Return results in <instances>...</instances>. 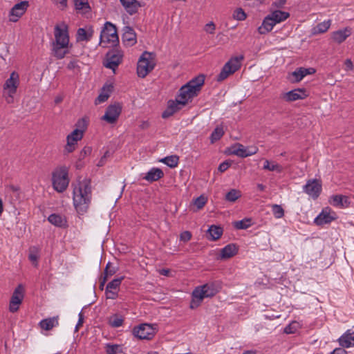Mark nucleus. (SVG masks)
<instances>
[{"instance_id": "61", "label": "nucleus", "mask_w": 354, "mask_h": 354, "mask_svg": "<svg viewBox=\"0 0 354 354\" xmlns=\"http://www.w3.org/2000/svg\"><path fill=\"white\" fill-rule=\"evenodd\" d=\"M345 70L351 71L353 69V64L350 59H347L344 62Z\"/></svg>"}, {"instance_id": "18", "label": "nucleus", "mask_w": 354, "mask_h": 354, "mask_svg": "<svg viewBox=\"0 0 354 354\" xmlns=\"http://www.w3.org/2000/svg\"><path fill=\"white\" fill-rule=\"evenodd\" d=\"M330 209L326 208L315 218V223L317 225H322L324 224L330 223L332 221L335 220V217L330 215Z\"/></svg>"}, {"instance_id": "22", "label": "nucleus", "mask_w": 354, "mask_h": 354, "mask_svg": "<svg viewBox=\"0 0 354 354\" xmlns=\"http://www.w3.org/2000/svg\"><path fill=\"white\" fill-rule=\"evenodd\" d=\"M94 33V30L92 27H89L87 30L80 28L77 32V41H88L91 40Z\"/></svg>"}, {"instance_id": "12", "label": "nucleus", "mask_w": 354, "mask_h": 354, "mask_svg": "<svg viewBox=\"0 0 354 354\" xmlns=\"http://www.w3.org/2000/svg\"><path fill=\"white\" fill-rule=\"evenodd\" d=\"M133 333L140 339H151L155 335V329L151 324H142L134 327Z\"/></svg>"}, {"instance_id": "46", "label": "nucleus", "mask_w": 354, "mask_h": 354, "mask_svg": "<svg viewBox=\"0 0 354 354\" xmlns=\"http://www.w3.org/2000/svg\"><path fill=\"white\" fill-rule=\"evenodd\" d=\"M272 210L274 216L277 218H281L284 216V210L281 205H272Z\"/></svg>"}, {"instance_id": "11", "label": "nucleus", "mask_w": 354, "mask_h": 354, "mask_svg": "<svg viewBox=\"0 0 354 354\" xmlns=\"http://www.w3.org/2000/svg\"><path fill=\"white\" fill-rule=\"evenodd\" d=\"M121 111L122 106L120 104H111L106 108L104 115L102 117V120L109 124H114L118 121Z\"/></svg>"}, {"instance_id": "3", "label": "nucleus", "mask_w": 354, "mask_h": 354, "mask_svg": "<svg viewBox=\"0 0 354 354\" xmlns=\"http://www.w3.org/2000/svg\"><path fill=\"white\" fill-rule=\"evenodd\" d=\"M220 289V286L216 283H207L196 287L192 292V299L190 308L194 309L200 306L204 298L214 296Z\"/></svg>"}, {"instance_id": "2", "label": "nucleus", "mask_w": 354, "mask_h": 354, "mask_svg": "<svg viewBox=\"0 0 354 354\" xmlns=\"http://www.w3.org/2000/svg\"><path fill=\"white\" fill-rule=\"evenodd\" d=\"M205 76L200 75L190 80L185 85L183 86L179 90V94L177 99L182 105H186L192 101L194 97H196L201 90L204 84Z\"/></svg>"}, {"instance_id": "42", "label": "nucleus", "mask_w": 354, "mask_h": 354, "mask_svg": "<svg viewBox=\"0 0 354 354\" xmlns=\"http://www.w3.org/2000/svg\"><path fill=\"white\" fill-rule=\"evenodd\" d=\"M241 196L239 190L232 189L228 192L225 195V199L230 202H234Z\"/></svg>"}, {"instance_id": "58", "label": "nucleus", "mask_w": 354, "mask_h": 354, "mask_svg": "<svg viewBox=\"0 0 354 354\" xmlns=\"http://www.w3.org/2000/svg\"><path fill=\"white\" fill-rule=\"evenodd\" d=\"M110 156V153L109 151H106L104 156L100 158V160H99V162H97V167H102L106 161V158Z\"/></svg>"}, {"instance_id": "49", "label": "nucleus", "mask_w": 354, "mask_h": 354, "mask_svg": "<svg viewBox=\"0 0 354 354\" xmlns=\"http://www.w3.org/2000/svg\"><path fill=\"white\" fill-rule=\"evenodd\" d=\"M206 203H207V198L203 195L196 198L194 201V205L195 206H196L197 209H200L203 208Z\"/></svg>"}, {"instance_id": "55", "label": "nucleus", "mask_w": 354, "mask_h": 354, "mask_svg": "<svg viewBox=\"0 0 354 354\" xmlns=\"http://www.w3.org/2000/svg\"><path fill=\"white\" fill-rule=\"evenodd\" d=\"M231 161H224L219 165L218 169L220 172H224L231 166Z\"/></svg>"}, {"instance_id": "36", "label": "nucleus", "mask_w": 354, "mask_h": 354, "mask_svg": "<svg viewBox=\"0 0 354 354\" xmlns=\"http://www.w3.org/2000/svg\"><path fill=\"white\" fill-rule=\"evenodd\" d=\"M179 158L178 156H169L162 158L160 161L171 168H174L178 165Z\"/></svg>"}, {"instance_id": "6", "label": "nucleus", "mask_w": 354, "mask_h": 354, "mask_svg": "<svg viewBox=\"0 0 354 354\" xmlns=\"http://www.w3.org/2000/svg\"><path fill=\"white\" fill-rule=\"evenodd\" d=\"M19 84V77L17 73L13 71L3 85V97L8 104L14 102V95Z\"/></svg>"}, {"instance_id": "57", "label": "nucleus", "mask_w": 354, "mask_h": 354, "mask_svg": "<svg viewBox=\"0 0 354 354\" xmlns=\"http://www.w3.org/2000/svg\"><path fill=\"white\" fill-rule=\"evenodd\" d=\"M192 238V234L189 231H185L180 235V239L184 242L189 241Z\"/></svg>"}, {"instance_id": "63", "label": "nucleus", "mask_w": 354, "mask_h": 354, "mask_svg": "<svg viewBox=\"0 0 354 354\" xmlns=\"http://www.w3.org/2000/svg\"><path fill=\"white\" fill-rule=\"evenodd\" d=\"M75 145L74 142H67L66 145L65 146V151H66L68 153H71L75 150Z\"/></svg>"}, {"instance_id": "14", "label": "nucleus", "mask_w": 354, "mask_h": 354, "mask_svg": "<svg viewBox=\"0 0 354 354\" xmlns=\"http://www.w3.org/2000/svg\"><path fill=\"white\" fill-rule=\"evenodd\" d=\"M304 191L314 199L318 198L322 192V184L317 179H311L307 181L304 186Z\"/></svg>"}, {"instance_id": "28", "label": "nucleus", "mask_w": 354, "mask_h": 354, "mask_svg": "<svg viewBox=\"0 0 354 354\" xmlns=\"http://www.w3.org/2000/svg\"><path fill=\"white\" fill-rule=\"evenodd\" d=\"M338 341L342 347L348 348L354 346V332L348 330L339 338Z\"/></svg>"}, {"instance_id": "53", "label": "nucleus", "mask_w": 354, "mask_h": 354, "mask_svg": "<svg viewBox=\"0 0 354 354\" xmlns=\"http://www.w3.org/2000/svg\"><path fill=\"white\" fill-rule=\"evenodd\" d=\"M57 8L61 10H64L67 7V0H52Z\"/></svg>"}, {"instance_id": "34", "label": "nucleus", "mask_w": 354, "mask_h": 354, "mask_svg": "<svg viewBox=\"0 0 354 354\" xmlns=\"http://www.w3.org/2000/svg\"><path fill=\"white\" fill-rule=\"evenodd\" d=\"M232 153L241 158H246L247 156V147H244L240 143H236L232 147Z\"/></svg>"}, {"instance_id": "30", "label": "nucleus", "mask_w": 354, "mask_h": 354, "mask_svg": "<svg viewBox=\"0 0 354 354\" xmlns=\"http://www.w3.org/2000/svg\"><path fill=\"white\" fill-rule=\"evenodd\" d=\"M48 221L52 223L53 225L60 227H64L66 226V219L64 216H62L59 214H50L48 218Z\"/></svg>"}, {"instance_id": "39", "label": "nucleus", "mask_w": 354, "mask_h": 354, "mask_svg": "<svg viewBox=\"0 0 354 354\" xmlns=\"http://www.w3.org/2000/svg\"><path fill=\"white\" fill-rule=\"evenodd\" d=\"M60 46L61 45H55V44H53V50L54 56L57 59L64 58L66 54L68 53V50H66L67 47H61Z\"/></svg>"}, {"instance_id": "62", "label": "nucleus", "mask_w": 354, "mask_h": 354, "mask_svg": "<svg viewBox=\"0 0 354 354\" xmlns=\"http://www.w3.org/2000/svg\"><path fill=\"white\" fill-rule=\"evenodd\" d=\"M83 323H84V315H83V313L82 312H80L79 314L78 322L75 326L76 331H77L79 330V328L82 326Z\"/></svg>"}, {"instance_id": "23", "label": "nucleus", "mask_w": 354, "mask_h": 354, "mask_svg": "<svg viewBox=\"0 0 354 354\" xmlns=\"http://www.w3.org/2000/svg\"><path fill=\"white\" fill-rule=\"evenodd\" d=\"M238 252V247L236 244L230 243L227 245L221 250V259H229L234 255H236Z\"/></svg>"}, {"instance_id": "4", "label": "nucleus", "mask_w": 354, "mask_h": 354, "mask_svg": "<svg viewBox=\"0 0 354 354\" xmlns=\"http://www.w3.org/2000/svg\"><path fill=\"white\" fill-rule=\"evenodd\" d=\"M68 169L62 166L55 169L52 174L53 188L59 193L64 192L68 186Z\"/></svg>"}, {"instance_id": "37", "label": "nucleus", "mask_w": 354, "mask_h": 354, "mask_svg": "<svg viewBox=\"0 0 354 354\" xmlns=\"http://www.w3.org/2000/svg\"><path fill=\"white\" fill-rule=\"evenodd\" d=\"M208 232L212 237V239L215 241L218 239L222 234H223V229L221 227H218L216 225H212L209 230Z\"/></svg>"}, {"instance_id": "40", "label": "nucleus", "mask_w": 354, "mask_h": 354, "mask_svg": "<svg viewBox=\"0 0 354 354\" xmlns=\"http://www.w3.org/2000/svg\"><path fill=\"white\" fill-rule=\"evenodd\" d=\"M224 131L222 127H216L214 130L212 131L210 136L211 142L214 143V142L221 139V138L223 136Z\"/></svg>"}, {"instance_id": "51", "label": "nucleus", "mask_w": 354, "mask_h": 354, "mask_svg": "<svg viewBox=\"0 0 354 354\" xmlns=\"http://www.w3.org/2000/svg\"><path fill=\"white\" fill-rule=\"evenodd\" d=\"M116 272V268L115 267H113L111 263L109 262L106 268L104 270V274H106V276H112Z\"/></svg>"}, {"instance_id": "48", "label": "nucleus", "mask_w": 354, "mask_h": 354, "mask_svg": "<svg viewBox=\"0 0 354 354\" xmlns=\"http://www.w3.org/2000/svg\"><path fill=\"white\" fill-rule=\"evenodd\" d=\"M118 353H122L120 346L118 344L110 345L108 344L106 346V353L107 354H118Z\"/></svg>"}, {"instance_id": "5", "label": "nucleus", "mask_w": 354, "mask_h": 354, "mask_svg": "<svg viewBox=\"0 0 354 354\" xmlns=\"http://www.w3.org/2000/svg\"><path fill=\"white\" fill-rule=\"evenodd\" d=\"M156 62L153 53L145 51L140 56L137 66V73L140 77H145L155 67Z\"/></svg>"}, {"instance_id": "1", "label": "nucleus", "mask_w": 354, "mask_h": 354, "mask_svg": "<svg viewBox=\"0 0 354 354\" xmlns=\"http://www.w3.org/2000/svg\"><path fill=\"white\" fill-rule=\"evenodd\" d=\"M92 198L91 180L84 178L79 181L73 189V204L79 214L86 212Z\"/></svg>"}, {"instance_id": "32", "label": "nucleus", "mask_w": 354, "mask_h": 354, "mask_svg": "<svg viewBox=\"0 0 354 354\" xmlns=\"http://www.w3.org/2000/svg\"><path fill=\"white\" fill-rule=\"evenodd\" d=\"M75 9L82 13H87L91 11L88 0H72Z\"/></svg>"}, {"instance_id": "20", "label": "nucleus", "mask_w": 354, "mask_h": 354, "mask_svg": "<svg viewBox=\"0 0 354 354\" xmlns=\"http://www.w3.org/2000/svg\"><path fill=\"white\" fill-rule=\"evenodd\" d=\"M351 35V29L345 28L342 30H339L333 33L332 39L334 41L341 44L344 41L347 37Z\"/></svg>"}, {"instance_id": "59", "label": "nucleus", "mask_w": 354, "mask_h": 354, "mask_svg": "<svg viewBox=\"0 0 354 354\" xmlns=\"http://www.w3.org/2000/svg\"><path fill=\"white\" fill-rule=\"evenodd\" d=\"M296 324H297L296 322H294V323H292V324L288 325L284 328V333H286V334L294 333L295 331L296 330V328L294 327V325H295Z\"/></svg>"}, {"instance_id": "52", "label": "nucleus", "mask_w": 354, "mask_h": 354, "mask_svg": "<svg viewBox=\"0 0 354 354\" xmlns=\"http://www.w3.org/2000/svg\"><path fill=\"white\" fill-rule=\"evenodd\" d=\"M92 149L90 147H84L80 153L79 161H82L86 156L91 154Z\"/></svg>"}, {"instance_id": "15", "label": "nucleus", "mask_w": 354, "mask_h": 354, "mask_svg": "<svg viewBox=\"0 0 354 354\" xmlns=\"http://www.w3.org/2000/svg\"><path fill=\"white\" fill-rule=\"evenodd\" d=\"M29 6L28 1H23L15 4L10 11V21L16 22L25 13Z\"/></svg>"}, {"instance_id": "45", "label": "nucleus", "mask_w": 354, "mask_h": 354, "mask_svg": "<svg viewBox=\"0 0 354 354\" xmlns=\"http://www.w3.org/2000/svg\"><path fill=\"white\" fill-rule=\"evenodd\" d=\"M234 226L236 229H247L251 226V220L245 218L239 221H236L234 223Z\"/></svg>"}, {"instance_id": "27", "label": "nucleus", "mask_w": 354, "mask_h": 354, "mask_svg": "<svg viewBox=\"0 0 354 354\" xmlns=\"http://www.w3.org/2000/svg\"><path fill=\"white\" fill-rule=\"evenodd\" d=\"M330 203L333 206L343 207H348V205L350 204L348 198L347 196H343V195L332 196L330 197Z\"/></svg>"}, {"instance_id": "56", "label": "nucleus", "mask_w": 354, "mask_h": 354, "mask_svg": "<svg viewBox=\"0 0 354 354\" xmlns=\"http://www.w3.org/2000/svg\"><path fill=\"white\" fill-rule=\"evenodd\" d=\"M106 295L107 299H115L118 297V295L115 290L107 289L106 288Z\"/></svg>"}, {"instance_id": "50", "label": "nucleus", "mask_w": 354, "mask_h": 354, "mask_svg": "<svg viewBox=\"0 0 354 354\" xmlns=\"http://www.w3.org/2000/svg\"><path fill=\"white\" fill-rule=\"evenodd\" d=\"M246 17V14L242 8H237L233 13V17L239 21L245 19Z\"/></svg>"}, {"instance_id": "16", "label": "nucleus", "mask_w": 354, "mask_h": 354, "mask_svg": "<svg viewBox=\"0 0 354 354\" xmlns=\"http://www.w3.org/2000/svg\"><path fill=\"white\" fill-rule=\"evenodd\" d=\"M306 97L305 91L303 89H295L289 92L283 93L281 98L287 102H293L299 99H304Z\"/></svg>"}, {"instance_id": "21", "label": "nucleus", "mask_w": 354, "mask_h": 354, "mask_svg": "<svg viewBox=\"0 0 354 354\" xmlns=\"http://www.w3.org/2000/svg\"><path fill=\"white\" fill-rule=\"evenodd\" d=\"M315 72L316 71L313 68L300 67L292 72V75L295 77V81L299 82L307 75L314 74Z\"/></svg>"}, {"instance_id": "41", "label": "nucleus", "mask_w": 354, "mask_h": 354, "mask_svg": "<svg viewBox=\"0 0 354 354\" xmlns=\"http://www.w3.org/2000/svg\"><path fill=\"white\" fill-rule=\"evenodd\" d=\"M124 319L122 316L117 314L113 315L109 318V324L114 328L120 327L122 325Z\"/></svg>"}, {"instance_id": "64", "label": "nucleus", "mask_w": 354, "mask_h": 354, "mask_svg": "<svg viewBox=\"0 0 354 354\" xmlns=\"http://www.w3.org/2000/svg\"><path fill=\"white\" fill-rule=\"evenodd\" d=\"M330 354H347V352L343 348H337Z\"/></svg>"}, {"instance_id": "60", "label": "nucleus", "mask_w": 354, "mask_h": 354, "mask_svg": "<svg viewBox=\"0 0 354 354\" xmlns=\"http://www.w3.org/2000/svg\"><path fill=\"white\" fill-rule=\"evenodd\" d=\"M247 156L254 155L257 153L258 148L257 147H247Z\"/></svg>"}, {"instance_id": "24", "label": "nucleus", "mask_w": 354, "mask_h": 354, "mask_svg": "<svg viewBox=\"0 0 354 354\" xmlns=\"http://www.w3.org/2000/svg\"><path fill=\"white\" fill-rule=\"evenodd\" d=\"M275 24L272 17L268 15L264 18L261 26L259 27L258 32L261 35H265L271 31Z\"/></svg>"}, {"instance_id": "7", "label": "nucleus", "mask_w": 354, "mask_h": 354, "mask_svg": "<svg viewBox=\"0 0 354 354\" xmlns=\"http://www.w3.org/2000/svg\"><path fill=\"white\" fill-rule=\"evenodd\" d=\"M100 39V44H111L112 46L118 44L119 38L115 26L109 21H106L101 30Z\"/></svg>"}, {"instance_id": "17", "label": "nucleus", "mask_w": 354, "mask_h": 354, "mask_svg": "<svg viewBox=\"0 0 354 354\" xmlns=\"http://www.w3.org/2000/svg\"><path fill=\"white\" fill-rule=\"evenodd\" d=\"M185 106V105H182L177 98L175 101L169 100L166 110L162 113V117L163 118H167L180 110Z\"/></svg>"}, {"instance_id": "47", "label": "nucleus", "mask_w": 354, "mask_h": 354, "mask_svg": "<svg viewBox=\"0 0 354 354\" xmlns=\"http://www.w3.org/2000/svg\"><path fill=\"white\" fill-rule=\"evenodd\" d=\"M124 277H121L120 278H116L112 280L111 282H109L107 286V289H111L113 290H116L119 286L121 284L122 281L123 280Z\"/></svg>"}, {"instance_id": "38", "label": "nucleus", "mask_w": 354, "mask_h": 354, "mask_svg": "<svg viewBox=\"0 0 354 354\" xmlns=\"http://www.w3.org/2000/svg\"><path fill=\"white\" fill-rule=\"evenodd\" d=\"M263 169L268 171H275L278 173H281L283 170V167L280 165L270 162L268 160H265Z\"/></svg>"}, {"instance_id": "44", "label": "nucleus", "mask_w": 354, "mask_h": 354, "mask_svg": "<svg viewBox=\"0 0 354 354\" xmlns=\"http://www.w3.org/2000/svg\"><path fill=\"white\" fill-rule=\"evenodd\" d=\"M30 253L28 255L29 260L34 264L35 267L37 266V260L39 259L38 250L35 247L30 248Z\"/></svg>"}, {"instance_id": "8", "label": "nucleus", "mask_w": 354, "mask_h": 354, "mask_svg": "<svg viewBox=\"0 0 354 354\" xmlns=\"http://www.w3.org/2000/svg\"><path fill=\"white\" fill-rule=\"evenodd\" d=\"M243 56L235 57L228 61L223 67L221 71L218 75L216 80L221 82L225 80L230 75L238 71L241 66L240 61L243 59Z\"/></svg>"}, {"instance_id": "10", "label": "nucleus", "mask_w": 354, "mask_h": 354, "mask_svg": "<svg viewBox=\"0 0 354 354\" xmlns=\"http://www.w3.org/2000/svg\"><path fill=\"white\" fill-rule=\"evenodd\" d=\"M55 45H61V47H68L69 43V36L68 33V26L64 24L57 25L55 27Z\"/></svg>"}, {"instance_id": "35", "label": "nucleus", "mask_w": 354, "mask_h": 354, "mask_svg": "<svg viewBox=\"0 0 354 354\" xmlns=\"http://www.w3.org/2000/svg\"><path fill=\"white\" fill-rule=\"evenodd\" d=\"M83 137V130L76 129L73 130L69 135L67 136V142H74V145H76L78 140H80Z\"/></svg>"}, {"instance_id": "19", "label": "nucleus", "mask_w": 354, "mask_h": 354, "mask_svg": "<svg viewBox=\"0 0 354 354\" xmlns=\"http://www.w3.org/2000/svg\"><path fill=\"white\" fill-rule=\"evenodd\" d=\"M122 40L127 45L133 46L136 43V35L133 29L130 26H125L124 28V32L122 35Z\"/></svg>"}, {"instance_id": "25", "label": "nucleus", "mask_w": 354, "mask_h": 354, "mask_svg": "<svg viewBox=\"0 0 354 354\" xmlns=\"http://www.w3.org/2000/svg\"><path fill=\"white\" fill-rule=\"evenodd\" d=\"M112 91H113V86L111 84L104 85L102 88V91H101L100 94L95 99V104L97 105L100 103L106 102L109 99Z\"/></svg>"}, {"instance_id": "31", "label": "nucleus", "mask_w": 354, "mask_h": 354, "mask_svg": "<svg viewBox=\"0 0 354 354\" xmlns=\"http://www.w3.org/2000/svg\"><path fill=\"white\" fill-rule=\"evenodd\" d=\"M58 325V317H53L41 320L39 323L40 327L45 330H50Z\"/></svg>"}, {"instance_id": "29", "label": "nucleus", "mask_w": 354, "mask_h": 354, "mask_svg": "<svg viewBox=\"0 0 354 354\" xmlns=\"http://www.w3.org/2000/svg\"><path fill=\"white\" fill-rule=\"evenodd\" d=\"M164 176L163 171L159 168H152L149 170L146 176L144 177V179L149 182H153L159 180Z\"/></svg>"}, {"instance_id": "43", "label": "nucleus", "mask_w": 354, "mask_h": 354, "mask_svg": "<svg viewBox=\"0 0 354 354\" xmlns=\"http://www.w3.org/2000/svg\"><path fill=\"white\" fill-rule=\"evenodd\" d=\"M330 26V20L325 21L319 23L314 28L315 33H324L326 32Z\"/></svg>"}, {"instance_id": "13", "label": "nucleus", "mask_w": 354, "mask_h": 354, "mask_svg": "<svg viewBox=\"0 0 354 354\" xmlns=\"http://www.w3.org/2000/svg\"><path fill=\"white\" fill-rule=\"evenodd\" d=\"M24 296V288L21 284L17 286L11 297L9 310L12 313L17 312Z\"/></svg>"}, {"instance_id": "33", "label": "nucleus", "mask_w": 354, "mask_h": 354, "mask_svg": "<svg viewBox=\"0 0 354 354\" xmlns=\"http://www.w3.org/2000/svg\"><path fill=\"white\" fill-rule=\"evenodd\" d=\"M268 15L270 17H272L274 22L277 24L288 19L290 16V14L287 12L277 10L271 12Z\"/></svg>"}, {"instance_id": "9", "label": "nucleus", "mask_w": 354, "mask_h": 354, "mask_svg": "<svg viewBox=\"0 0 354 354\" xmlns=\"http://www.w3.org/2000/svg\"><path fill=\"white\" fill-rule=\"evenodd\" d=\"M123 53L118 49H113L107 52L103 62V65L113 72L122 62Z\"/></svg>"}, {"instance_id": "54", "label": "nucleus", "mask_w": 354, "mask_h": 354, "mask_svg": "<svg viewBox=\"0 0 354 354\" xmlns=\"http://www.w3.org/2000/svg\"><path fill=\"white\" fill-rule=\"evenodd\" d=\"M215 29V24L212 21L207 24L204 27V30L209 34H214Z\"/></svg>"}, {"instance_id": "26", "label": "nucleus", "mask_w": 354, "mask_h": 354, "mask_svg": "<svg viewBox=\"0 0 354 354\" xmlns=\"http://www.w3.org/2000/svg\"><path fill=\"white\" fill-rule=\"evenodd\" d=\"M126 11L129 15H133L137 12L138 8L140 6V3L137 0H120Z\"/></svg>"}]
</instances>
